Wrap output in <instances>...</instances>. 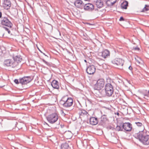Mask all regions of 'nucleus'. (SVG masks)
I'll return each mask as SVG.
<instances>
[{
  "mask_svg": "<svg viewBox=\"0 0 149 149\" xmlns=\"http://www.w3.org/2000/svg\"><path fill=\"white\" fill-rule=\"evenodd\" d=\"M39 51H40V52H41V53H43V52H42L41 50H40L39 49Z\"/></svg>",
  "mask_w": 149,
  "mask_h": 149,
  "instance_id": "53",
  "label": "nucleus"
},
{
  "mask_svg": "<svg viewBox=\"0 0 149 149\" xmlns=\"http://www.w3.org/2000/svg\"><path fill=\"white\" fill-rule=\"evenodd\" d=\"M0 24L3 26H7L9 28H11L13 24L9 20L7 17H3L0 20Z\"/></svg>",
  "mask_w": 149,
  "mask_h": 149,
  "instance_id": "6",
  "label": "nucleus"
},
{
  "mask_svg": "<svg viewBox=\"0 0 149 149\" xmlns=\"http://www.w3.org/2000/svg\"><path fill=\"white\" fill-rule=\"evenodd\" d=\"M32 79L33 78L31 76H25L20 78L19 81L18 79H15L14 82L16 84L20 83L22 85H25L31 82Z\"/></svg>",
  "mask_w": 149,
  "mask_h": 149,
  "instance_id": "4",
  "label": "nucleus"
},
{
  "mask_svg": "<svg viewBox=\"0 0 149 149\" xmlns=\"http://www.w3.org/2000/svg\"><path fill=\"white\" fill-rule=\"evenodd\" d=\"M51 85L54 88L58 89L59 88V83L56 80H54L51 82Z\"/></svg>",
  "mask_w": 149,
  "mask_h": 149,
  "instance_id": "20",
  "label": "nucleus"
},
{
  "mask_svg": "<svg viewBox=\"0 0 149 149\" xmlns=\"http://www.w3.org/2000/svg\"><path fill=\"white\" fill-rule=\"evenodd\" d=\"M61 149H71L68 143L67 142L61 144Z\"/></svg>",
  "mask_w": 149,
  "mask_h": 149,
  "instance_id": "28",
  "label": "nucleus"
},
{
  "mask_svg": "<svg viewBox=\"0 0 149 149\" xmlns=\"http://www.w3.org/2000/svg\"><path fill=\"white\" fill-rule=\"evenodd\" d=\"M85 34L86 36L84 34V40L86 41V42H84V43H86V44H88L90 42L89 38L87 36L86 34Z\"/></svg>",
  "mask_w": 149,
  "mask_h": 149,
  "instance_id": "31",
  "label": "nucleus"
},
{
  "mask_svg": "<svg viewBox=\"0 0 149 149\" xmlns=\"http://www.w3.org/2000/svg\"><path fill=\"white\" fill-rule=\"evenodd\" d=\"M94 9V5L91 3L85 4L84 5V10L88 11H91Z\"/></svg>",
  "mask_w": 149,
  "mask_h": 149,
  "instance_id": "15",
  "label": "nucleus"
},
{
  "mask_svg": "<svg viewBox=\"0 0 149 149\" xmlns=\"http://www.w3.org/2000/svg\"><path fill=\"white\" fill-rule=\"evenodd\" d=\"M60 104L65 108H68L71 107L73 104L72 98L64 96L62 97L60 101Z\"/></svg>",
  "mask_w": 149,
  "mask_h": 149,
  "instance_id": "3",
  "label": "nucleus"
},
{
  "mask_svg": "<svg viewBox=\"0 0 149 149\" xmlns=\"http://www.w3.org/2000/svg\"><path fill=\"white\" fill-rule=\"evenodd\" d=\"M3 17H2V13L0 11V19H1Z\"/></svg>",
  "mask_w": 149,
  "mask_h": 149,
  "instance_id": "40",
  "label": "nucleus"
},
{
  "mask_svg": "<svg viewBox=\"0 0 149 149\" xmlns=\"http://www.w3.org/2000/svg\"><path fill=\"white\" fill-rule=\"evenodd\" d=\"M142 131L140 132H136L133 129L134 136L143 145H149V135H147L145 132Z\"/></svg>",
  "mask_w": 149,
  "mask_h": 149,
  "instance_id": "1",
  "label": "nucleus"
},
{
  "mask_svg": "<svg viewBox=\"0 0 149 149\" xmlns=\"http://www.w3.org/2000/svg\"><path fill=\"white\" fill-rule=\"evenodd\" d=\"M15 64V63H14L13 59H9L4 60L3 65L5 66L8 67L14 68L16 67Z\"/></svg>",
  "mask_w": 149,
  "mask_h": 149,
  "instance_id": "8",
  "label": "nucleus"
},
{
  "mask_svg": "<svg viewBox=\"0 0 149 149\" xmlns=\"http://www.w3.org/2000/svg\"><path fill=\"white\" fill-rule=\"evenodd\" d=\"M4 122L3 120H1V122H0V129L3 127V125Z\"/></svg>",
  "mask_w": 149,
  "mask_h": 149,
  "instance_id": "36",
  "label": "nucleus"
},
{
  "mask_svg": "<svg viewBox=\"0 0 149 149\" xmlns=\"http://www.w3.org/2000/svg\"><path fill=\"white\" fill-rule=\"evenodd\" d=\"M79 119H80L81 120V121L80 122V123L81 124L83 123L84 122V120H82V119H83L84 118V112H83V111H84V110L83 109L81 108H79Z\"/></svg>",
  "mask_w": 149,
  "mask_h": 149,
  "instance_id": "19",
  "label": "nucleus"
},
{
  "mask_svg": "<svg viewBox=\"0 0 149 149\" xmlns=\"http://www.w3.org/2000/svg\"><path fill=\"white\" fill-rule=\"evenodd\" d=\"M61 112L63 114V115H65V114L63 112V110H61Z\"/></svg>",
  "mask_w": 149,
  "mask_h": 149,
  "instance_id": "41",
  "label": "nucleus"
},
{
  "mask_svg": "<svg viewBox=\"0 0 149 149\" xmlns=\"http://www.w3.org/2000/svg\"><path fill=\"white\" fill-rule=\"evenodd\" d=\"M96 5L99 8H101L103 6V2L102 0H97L96 1Z\"/></svg>",
  "mask_w": 149,
  "mask_h": 149,
  "instance_id": "27",
  "label": "nucleus"
},
{
  "mask_svg": "<svg viewBox=\"0 0 149 149\" xmlns=\"http://www.w3.org/2000/svg\"><path fill=\"white\" fill-rule=\"evenodd\" d=\"M89 148H90V147L89 146H88L87 147V148H86V149H90Z\"/></svg>",
  "mask_w": 149,
  "mask_h": 149,
  "instance_id": "46",
  "label": "nucleus"
},
{
  "mask_svg": "<svg viewBox=\"0 0 149 149\" xmlns=\"http://www.w3.org/2000/svg\"><path fill=\"white\" fill-rule=\"evenodd\" d=\"M78 102H79L80 106H81V108L82 107V106H81V103H80V102L78 101Z\"/></svg>",
  "mask_w": 149,
  "mask_h": 149,
  "instance_id": "43",
  "label": "nucleus"
},
{
  "mask_svg": "<svg viewBox=\"0 0 149 149\" xmlns=\"http://www.w3.org/2000/svg\"><path fill=\"white\" fill-rule=\"evenodd\" d=\"M108 128L109 129H111V130H114V129H115L114 128H113V127H112L111 126H110V125H109V126H108Z\"/></svg>",
  "mask_w": 149,
  "mask_h": 149,
  "instance_id": "38",
  "label": "nucleus"
},
{
  "mask_svg": "<svg viewBox=\"0 0 149 149\" xmlns=\"http://www.w3.org/2000/svg\"><path fill=\"white\" fill-rule=\"evenodd\" d=\"M43 54H44V55H45V56H47V57H48V56L46 55L44 53H42Z\"/></svg>",
  "mask_w": 149,
  "mask_h": 149,
  "instance_id": "50",
  "label": "nucleus"
},
{
  "mask_svg": "<svg viewBox=\"0 0 149 149\" xmlns=\"http://www.w3.org/2000/svg\"><path fill=\"white\" fill-rule=\"evenodd\" d=\"M110 52L107 49H105L102 52H99L98 55L104 58L108 57L110 56Z\"/></svg>",
  "mask_w": 149,
  "mask_h": 149,
  "instance_id": "13",
  "label": "nucleus"
},
{
  "mask_svg": "<svg viewBox=\"0 0 149 149\" xmlns=\"http://www.w3.org/2000/svg\"><path fill=\"white\" fill-rule=\"evenodd\" d=\"M116 0H107L106 3L108 6H112L116 2Z\"/></svg>",
  "mask_w": 149,
  "mask_h": 149,
  "instance_id": "26",
  "label": "nucleus"
},
{
  "mask_svg": "<svg viewBox=\"0 0 149 149\" xmlns=\"http://www.w3.org/2000/svg\"><path fill=\"white\" fill-rule=\"evenodd\" d=\"M3 27L4 28V29H5V30L6 31H7L9 34H10V30H9V29H8L7 28L5 27Z\"/></svg>",
  "mask_w": 149,
  "mask_h": 149,
  "instance_id": "35",
  "label": "nucleus"
},
{
  "mask_svg": "<svg viewBox=\"0 0 149 149\" xmlns=\"http://www.w3.org/2000/svg\"><path fill=\"white\" fill-rule=\"evenodd\" d=\"M45 63L48 65V64H49V63L47 61L46 62V63Z\"/></svg>",
  "mask_w": 149,
  "mask_h": 149,
  "instance_id": "47",
  "label": "nucleus"
},
{
  "mask_svg": "<svg viewBox=\"0 0 149 149\" xmlns=\"http://www.w3.org/2000/svg\"><path fill=\"white\" fill-rule=\"evenodd\" d=\"M42 61H43V62L44 63H46V61L44 59H43L42 60Z\"/></svg>",
  "mask_w": 149,
  "mask_h": 149,
  "instance_id": "48",
  "label": "nucleus"
},
{
  "mask_svg": "<svg viewBox=\"0 0 149 149\" xmlns=\"http://www.w3.org/2000/svg\"><path fill=\"white\" fill-rule=\"evenodd\" d=\"M111 62L113 64L118 66L119 67L118 68L120 69H121L120 68L122 67L124 64L123 61L120 58H116L112 60Z\"/></svg>",
  "mask_w": 149,
  "mask_h": 149,
  "instance_id": "10",
  "label": "nucleus"
},
{
  "mask_svg": "<svg viewBox=\"0 0 149 149\" xmlns=\"http://www.w3.org/2000/svg\"><path fill=\"white\" fill-rule=\"evenodd\" d=\"M113 81L111 78L107 79V82L104 86V90L106 96L110 97L112 96L114 92L113 86L112 85Z\"/></svg>",
  "mask_w": 149,
  "mask_h": 149,
  "instance_id": "2",
  "label": "nucleus"
},
{
  "mask_svg": "<svg viewBox=\"0 0 149 149\" xmlns=\"http://www.w3.org/2000/svg\"><path fill=\"white\" fill-rule=\"evenodd\" d=\"M48 121L51 124H53L57 122L58 120V116L56 113H54L48 115L46 117Z\"/></svg>",
  "mask_w": 149,
  "mask_h": 149,
  "instance_id": "5",
  "label": "nucleus"
},
{
  "mask_svg": "<svg viewBox=\"0 0 149 149\" xmlns=\"http://www.w3.org/2000/svg\"><path fill=\"white\" fill-rule=\"evenodd\" d=\"M84 24H89L90 25H92V24H91L89 23H87V22H84Z\"/></svg>",
  "mask_w": 149,
  "mask_h": 149,
  "instance_id": "42",
  "label": "nucleus"
},
{
  "mask_svg": "<svg viewBox=\"0 0 149 149\" xmlns=\"http://www.w3.org/2000/svg\"><path fill=\"white\" fill-rule=\"evenodd\" d=\"M3 6L5 9L8 10L9 9L11 6V3L10 1H3Z\"/></svg>",
  "mask_w": 149,
  "mask_h": 149,
  "instance_id": "22",
  "label": "nucleus"
},
{
  "mask_svg": "<svg viewBox=\"0 0 149 149\" xmlns=\"http://www.w3.org/2000/svg\"><path fill=\"white\" fill-rule=\"evenodd\" d=\"M136 122H139L138 121H136Z\"/></svg>",
  "mask_w": 149,
  "mask_h": 149,
  "instance_id": "56",
  "label": "nucleus"
},
{
  "mask_svg": "<svg viewBox=\"0 0 149 149\" xmlns=\"http://www.w3.org/2000/svg\"><path fill=\"white\" fill-rule=\"evenodd\" d=\"M123 132H130L132 130L133 131V129L134 130V131L136 132L134 129H132V125L130 123H123Z\"/></svg>",
  "mask_w": 149,
  "mask_h": 149,
  "instance_id": "9",
  "label": "nucleus"
},
{
  "mask_svg": "<svg viewBox=\"0 0 149 149\" xmlns=\"http://www.w3.org/2000/svg\"><path fill=\"white\" fill-rule=\"evenodd\" d=\"M13 58L14 63H15V66L16 67L18 65L19 63L21 62L22 60V58L21 56L20 55L13 56Z\"/></svg>",
  "mask_w": 149,
  "mask_h": 149,
  "instance_id": "14",
  "label": "nucleus"
},
{
  "mask_svg": "<svg viewBox=\"0 0 149 149\" xmlns=\"http://www.w3.org/2000/svg\"><path fill=\"white\" fill-rule=\"evenodd\" d=\"M128 68L131 71H132L133 69L132 67L130 65L129 66V67Z\"/></svg>",
  "mask_w": 149,
  "mask_h": 149,
  "instance_id": "39",
  "label": "nucleus"
},
{
  "mask_svg": "<svg viewBox=\"0 0 149 149\" xmlns=\"http://www.w3.org/2000/svg\"><path fill=\"white\" fill-rule=\"evenodd\" d=\"M149 10V6L147 5H145V7L143 8L141 12H144L145 11H147Z\"/></svg>",
  "mask_w": 149,
  "mask_h": 149,
  "instance_id": "32",
  "label": "nucleus"
},
{
  "mask_svg": "<svg viewBox=\"0 0 149 149\" xmlns=\"http://www.w3.org/2000/svg\"><path fill=\"white\" fill-rule=\"evenodd\" d=\"M113 94V98L114 100H117V99L119 98L120 97V95L119 91L118 90L114 91Z\"/></svg>",
  "mask_w": 149,
  "mask_h": 149,
  "instance_id": "24",
  "label": "nucleus"
},
{
  "mask_svg": "<svg viewBox=\"0 0 149 149\" xmlns=\"http://www.w3.org/2000/svg\"><path fill=\"white\" fill-rule=\"evenodd\" d=\"M128 6V2L127 1L123 2L121 4V8L122 9H126Z\"/></svg>",
  "mask_w": 149,
  "mask_h": 149,
  "instance_id": "29",
  "label": "nucleus"
},
{
  "mask_svg": "<svg viewBox=\"0 0 149 149\" xmlns=\"http://www.w3.org/2000/svg\"><path fill=\"white\" fill-rule=\"evenodd\" d=\"M3 1H10L9 0H3Z\"/></svg>",
  "mask_w": 149,
  "mask_h": 149,
  "instance_id": "51",
  "label": "nucleus"
},
{
  "mask_svg": "<svg viewBox=\"0 0 149 149\" xmlns=\"http://www.w3.org/2000/svg\"><path fill=\"white\" fill-rule=\"evenodd\" d=\"M75 6L77 8L82 9L84 6L83 1L81 0H76L74 2Z\"/></svg>",
  "mask_w": 149,
  "mask_h": 149,
  "instance_id": "16",
  "label": "nucleus"
},
{
  "mask_svg": "<svg viewBox=\"0 0 149 149\" xmlns=\"http://www.w3.org/2000/svg\"><path fill=\"white\" fill-rule=\"evenodd\" d=\"M105 84L104 80L103 79H100L98 80L96 84L93 86L94 89L100 90L104 87Z\"/></svg>",
  "mask_w": 149,
  "mask_h": 149,
  "instance_id": "7",
  "label": "nucleus"
},
{
  "mask_svg": "<svg viewBox=\"0 0 149 149\" xmlns=\"http://www.w3.org/2000/svg\"><path fill=\"white\" fill-rule=\"evenodd\" d=\"M119 20L120 21H124L125 20V19L122 16L120 17V18L119 19Z\"/></svg>",
  "mask_w": 149,
  "mask_h": 149,
  "instance_id": "37",
  "label": "nucleus"
},
{
  "mask_svg": "<svg viewBox=\"0 0 149 149\" xmlns=\"http://www.w3.org/2000/svg\"><path fill=\"white\" fill-rule=\"evenodd\" d=\"M143 123L142 121L140 122H135V124H136V125L139 127H141V130H139L138 132H141L142 131V132H144L145 129V127L144 125H143Z\"/></svg>",
  "mask_w": 149,
  "mask_h": 149,
  "instance_id": "18",
  "label": "nucleus"
},
{
  "mask_svg": "<svg viewBox=\"0 0 149 149\" xmlns=\"http://www.w3.org/2000/svg\"><path fill=\"white\" fill-rule=\"evenodd\" d=\"M108 119L107 116L105 115L102 116L100 118V120L99 121L98 125L102 126H104L106 123Z\"/></svg>",
  "mask_w": 149,
  "mask_h": 149,
  "instance_id": "12",
  "label": "nucleus"
},
{
  "mask_svg": "<svg viewBox=\"0 0 149 149\" xmlns=\"http://www.w3.org/2000/svg\"><path fill=\"white\" fill-rule=\"evenodd\" d=\"M4 86H0V88H2Z\"/></svg>",
  "mask_w": 149,
  "mask_h": 149,
  "instance_id": "52",
  "label": "nucleus"
},
{
  "mask_svg": "<svg viewBox=\"0 0 149 149\" xmlns=\"http://www.w3.org/2000/svg\"><path fill=\"white\" fill-rule=\"evenodd\" d=\"M91 116L89 114L88 112L84 110V123L86 122L88 123L90 119L91 118Z\"/></svg>",
  "mask_w": 149,
  "mask_h": 149,
  "instance_id": "21",
  "label": "nucleus"
},
{
  "mask_svg": "<svg viewBox=\"0 0 149 149\" xmlns=\"http://www.w3.org/2000/svg\"><path fill=\"white\" fill-rule=\"evenodd\" d=\"M123 123H121L118 124L116 126L115 130L118 131H123Z\"/></svg>",
  "mask_w": 149,
  "mask_h": 149,
  "instance_id": "25",
  "label": "nucleus"
},
{
  "mask_svg": "<svg viewBox=\"0 0 149 149\" xmlns=\"http://www.w3.org/2000/svg\"><path fill=\"white\" fill-rule=\"evenodd\" d=\"M96 68L93 65H90L87 68L86 72L89 74H92L94 73L95 72Z\"/></svg>",
  "mask_w": 149,
  "mask_h": 149,
  "instance_id": "11",
  "label": "nucleus"
},
{
  "mask_svg": "<svg viewBox=\"0 0 149 149\" xmlns=\"http://www.w3.org/2000/svg\"><path fill=\"white\" fill-rule=\"evenodd\" d=\"M115 114H117L118 116H119V113L118 112H117L116 113H115Z\"/></svg>",
  "mask_w": 149,
  "mask_h": 149,
  "instance_id": "45",
  "label": "nucleus"
},
{
  "mask_svg": "<svg viewBox=\"0 0 149 149\" xmlns=\"http://www.w3.org/2000/svg\"><path fill=\"white\" fill-rule=\"evenodd\" d=\"M12 13L14 15H16L18 14V10L16 8H13L12 10Z\"/></svg>",
  "mask_w": 149,
  "mask_h": 149,
  "instance_id": "33",
  "label": "nucleus"
},
{
  "mask_svg": "<svg viewBox=\"0 0 149 149\" xmlns=\"http://www.w3.org/2000/svg\"><path fill=\"white\" fill-rule=\"evenodd\" d=\"M84 62H87L86 61V60H84Z\"/></svg>",
  "mask_w": 149,
  "mask_h": 149,
  "instance_id": "54",
  "label": "nucleus"
},
{
  "mask_svg": "<svg viewBox=\"0 0 149 149\" xmlns=\"http://www.w3.org/2000/svg\"><path fill=\"white\" fill-rule=\"evenodd\" d=\"M138 63H139V64L140 63V62H139V61H138Z\"/></svg>",
  "mask_w": 149,
  "mask_h": 149,
  "instance_id": "55",
  "label": "nucleus"
},
{
  "mask_svg": "<svg viewBox=\"0 0 149 149\" xmlns=\"http://www.w3.org/2000/svg\"><path fill=\"white\" fill-rule=\"evenodd\" d=\"M42 61H43V62L44 63H46V61L44 59H43L42 60Z\"/></svg>",
  "mask_w": 149,
  "mask_h": 149,
  "instance_id": "49",
  "label": "nucleus"
},
{
  "mask_svg": "<svg viewBox=\"0 0 149 149\" xmlns=\"http://www.w3.org/2000/svg\"><path fill=\"white\" fill-rule=\"evenodd\" d=\"M91 124L95 125L99 123V120L97 117H91L89 121Z\"/></svg>",
  "mask_w": 149,
  "mask_h": 149,
  "instance_id": "17",
  "label": "nucleus"
},
{
  "mask_svg": "<svg viewBox=\"0 0 149 149\" xmlns=\"http://www.w3.org/2000/svg\"><path fill=\"white\" fill-rule=\"evenodd\" d=\"M132 50H137V51H139L140 50V49L139 47H138L137 46H136L135 47H133V49H132Z\"/></svg>",
  "mask_w": 149,
  "mask_h": 149,
  "instance_id": "34",
  "label": "nucleus"
},
{
  "mask_svg": "<svg viewBox=\"0 0 149 149\" xmlns=\"http://www.w3.org/2000/svg\"><path fill=\"white\" fill-rule=\"evenodd\" d=\"M64 135L67 139H70L71 137L72 133L71 132L69 131H66L64 134Z\"/></svg>",
  "mask_w": 149,
  "mask_h": 149,
  "instance_id": "30",
  "label": "nucleus"
},
{
  "mask_svg": "<svg viewBox=\"0 0 149 149\" xmlns=\"http://www.w3.org/2000/svg\"><path fill=\"white\" fill-rule=\"evenodd\" d=\"M143 96V98L145 99L148 100L149 98V90H143L141 92Z\"/></svg>",
  "mask_w": 149,
  "mask_h": 149,
  "instance_id": "23",
  "label": "nucleus"
},
{
  "mask_svg": "<svg viewBox=\"0 0 149 149\" xmlns=\"http://www.w3.org/2000/svg\"><path fill=\"white\" fill-rule=\"evenodd\" d=\"M112 139H113V140H114V139L116 140V138L115 137H112Z\"/></svg>",
  "mask_w": 149,
  "mask_h": 149,
  "instance_id": "44",
  "label": "nucleus"
}]
</instances>
